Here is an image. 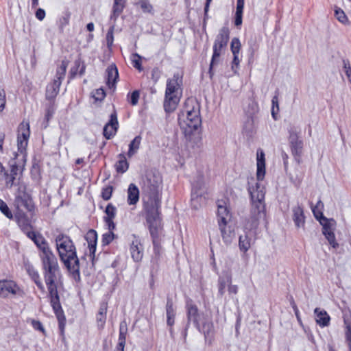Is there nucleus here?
Returning <instances> with one entry per match:
<instances>
[{"instance_id": "obj_1", "label": "nucleus", "mask_w": 351, "mask_h": 351, "mask_svg": "<svg viewBox=\"0 0 351 351\" xmlns=\"http://www.w3.org/2000/svg\"><path fill=\"white\" fill-rule=\"evenodd\" d=\"M250 193L252 202L250 217L245 225V233L240 235L239 241V249L243 252H246L250 248L251 241L255 237L256 229L266 215L263 188L256 184V189L250 190Z\"/></svg>"}, {"instance_id": "obj_2", "label": "nucleus", "mask_w": 351, "mask_h": 351, "mask_svg": "<svg viewBox=\"0 0 351 351\" xmlns=\"http://www.w3.org/2000/svg\"><path fill=\"white\" fill-rule=\"evenodd\" d=\"M162 178L156 171H148L142 180L143 210L145 217L160 216Z\"/></svg>"}, {"instance_id": "obj_3", "label": "nucleus", "mask_w": 351, "mask_h": 351, "mask_svg": "<svg viewBox=\"0 0 351 351\" xmlns=\"http://www.w3.org/2000/svg\"><path fill=\"white\" fill-rule=\"evenodd\" d=\"M56 248L61 261L76 280H80V264L75 247L69 237L59 234L56 238Z\"/></svg>"}, {"instance_id": "obj_4", "label": "nucleus", "mask_w": 351, "mask_h": 351, "mask_svg": "<svg viewBox=\"0 0 351 351\" xmlns=\"http://www.w3.org/2000/svg\"><path fill=\"white\" fill-rule=\"evenodd\" d=\"M182 76L178 73L167 79L163 104L167 113H171L176 109L182 96Z\"/></svg>"}, {"instance_id": "obj_5", "label": "nucleus", "mask_w": 351, "mask_h": 351, "mask_svg": "<svg viewBox=\"0 0 351 351\" xmlns=\"http://www.w3.org/2000/svg\"><path fill=\"white\" fill-rule=\"evenodd\" d=\"M146 222L148 225L150 234L152 238L154 245V254L152 256V263L154 265H158V262L160 258L161 252V246L158 240L160 234L162 230L161 219L160 216L154 217H145Z\"/></svg>"}, {"instance_id": "obj_6", "label": "nucleus", "mask_w": 351, "mask_h": 351, "mask_svg": "<svg viewBox=\"0 0 351 351\" xmlns=\"http://www.w3.org/2000/svg\"><path fill=\"white\" fill-rule=\"evenodd\" d=\"M230 38V30L228 27H223L219 29L213 45V53L210 64L209 73L210 77L213 75V68L219 62V58L223 51L227 47Z\"/></svg>"}, {"instance_id": "obj_7", "label": "nucleus", "mask_w": 351, "mask_h": 351, "mask_svg": "<svg viewBox=\"0 0 351 351\" xmlns=\"http://www.w3.org/2000/svg\"><path fill=\"white\" fill-rule=\"evenodd\" d=\"M201 123L200 110L193 111L186 119L181 121L180 123L181 130L188 141H191L192 136L200 127Z\"/></svg>"}, {"instance_id": "obj_8", "label": "nucleus", "mask_w": 351, "mask_h": 351, "mask_svg": "<svg viewBox=\"0 0 351 351\" xmlns=\"http://www.w3.org/2000/svg\"><path fill=\"white\" fill-rule=\"evenodd\" d=\"M67 66L68 62L62 61L60 66L57 69L56 78L52 83L47 86L46 98L47 99H54L59 93L62 80L65 77Z\"/></svg>"}, {"instance_id": "obj_9", "label": "nucleus", "mask_w": 351, "mask_h": 351, "mask_svg": "<svg viewBox=\"0 0 351 351\" xmlns=\"http://www.w3.org/2000/svg\"><path fill=\"white\" fill-rule=\"evenodd\" d=\"M206 192L204 179L202 176H199L193 183L191 192V206L194 209H198L202 204L205 203V197L204 195Z\"/></svg>"}, {"instance_id": "obj_10", "label": "nucleus", "mask_w": 351, "mask_h": 351, "mask_svg": "<svg viewBox=\"0 0 351 351\" xmlns=\"http://www.w3.org/2000/svg\"><path fill=\"white\" fill-rule=\"evenodd\" d=\"M48 291L50 296L51 306L58 320L59 328L61 333L63 334L66 323V318L60 303L57 288H51L49 289Z\"/></svg>"}, {"instance_id": "obj_11", "label": "nucleus", "mask_w": 351, "mask_h": 351, "mask_svg": "<svg viewBox=\"0 0 351 351\" xmlns=\"http://www.w3.org/2000/svg\"><path fill=\"white\" fill-rule=\"evenodd\" d=\"M24 291L16 282L10 280H0V297L7 298L12 297H22Z\"/></svg>"}, {"instance_id": "obj_12", "label": "nucleus", "mask_w": 351, "mask_h": 351, "mask_svg": "<svg viewBox=\"0 0 351 351\" xmlns=\"http://www.w3.org/2000/svg\"><path fill=\"white\" fill-rule=\"evenodd\" d=\"M320 223L323 226V234L328 240L329 244L333 247L337 248L339 244L336 241L334 230L335 229L336 221L333 219H327L322 217L320 219Z\"/></svg>"}, {"instance_id": "obj_13", "label": "nucleus", "mask_w": 351, "mask_h": 351, "mask_svg": "<svg viewBox=\"0 0 351 351\" xmlns=\"http://www.w3.org/2000/svg\"><path fill=\"white\" fill-rule=\"evenodd\" d=\"M44 279L47 289L57 288L56 281L60 276L58 265L42 267Z\"/></svg>"}, {"instance_id": "obj_14", "label": "nucleus", "mask_w": 351, "mask_h": 351, "mask_svg": "<svg viewBox=\"0 0 351 351\" xmlns=\"http://www.w3.org/2000/svg\"><path fill=\"white\" fill-rule=\"evenodd\" d=\"M14 204L19 210L25 209L27 211H32L34 206L30 195L25 191L19 190L16 195Z\"/></svg>"}, {"instance_id": "obj_15", "label": "nucleus", "mask_w": 351, "mask_h": 351, "mask_svg": "<svg viewBox=\"0 0 351 351\" xmlns=\"http://www.w3.org/2000/svg\"><path fill=\"white\" fill-rule=\"evenodd\" d=\"M29 133V124L21 123L19 128V134L17 137L18 148L19 152L21 153L25 150V148L27 145Z\"/></svg>"}, {"instance_id": "obj_16", "label": "nucleus", "mask_w": 351, "mask_h": 351, "mask_svg": "<svg viewBox=\"0 0 351 351\" xmlns=\"http://www.w3.org/2000/svg\"><path fill=\"white\" fill-rule=\"evenodd\" d=\"M118 120L116 112L110 115V119L104 128L103 134L107 139H110L116 133L118 128Z\"/></svg>"}, {"instance_id": "obj_17", "label": "nucleus", "mask_w": 351, "mask_h": 351, "mask_svg": "<svg viewBox=\"0 0 351 351\" xmlns=\"http://www.w3.org/2000/svg\"><path fill=\"white\" fill-rule=\"evenodd\" d=\"M10 173H4V178L7 187H12L14 184V181L20 171L19 167L16 165L15 160L10 161Z\"/></svg>"}, {"instance_id": "obj_18", "label": "nucleus", "mask_w": 351, "mask_h": 351, "mask_svg": "<svg viewBox=\"0 0 351 351\" xmlns=\"http://www.w3.org/2000/svg\"><path fill=\"white\" fill-rule=\"evenodd\" d=\"M186 308L188 324L193 322L195 326L200 330V324L199 323L200 315L197 306L193 304L192 302H187Z\"/></svg>"}, {"instance_id": "obj_19", "label": "nucleus", "mask_w": 351, "mask_h": 351, "mask_svg": "<svg viewBox=\"0 0 351 351\" xmlns=\"http://www.w3.org/2000/svg\"><path fill=\"white\" fill-rule=\"evenodd\" d=\"M256 176L258 180H263L265 174V153L261 149L256 152Z\"/></svg>"}, {"instance_id": "obj_20", "label": "nucleus", "mask_w": 351, "mask_h": 351, "mask_svg": "<svg viewBox=\"0 0 351 351\" xmlns=\"http://www.w3.org/2000/svg\"><path fill=\"white\" fill-rule=\"evenodd\" d=\"M27 237L34 242L37 247L39 249L40 253L51 250L48 243L41 234H37L33 231L32 232H28Z\"/></svg>"}, {"instance_id": "obj_21", "label": "nucleus", "mask_w": 351, "mask_h": 351, "mask_svg": "<svg viewBox=\"0 0 351 351\" xmlns=\"http://www.w3.org/2000/svg\"><path fill=\"white\" fill-rule=\"evenodd\" d=\"M85 239L88 243L89 248L90 256L92 258L93 262L95 258V254L96 251L97 234L95 230L90 229L85 235Z\"/></svg>"}, {"instance_id": "obj_22", "label": "nucleus", "mask_w": 351, "mask_h": 351, "mask_svg": "<svg viewBox=\"0 0 351 351\" xmlns=\"http://www.w3.org/2000/svg\"><path fill=\"white\" fill-rule=\"evenodd\" d=\"M292 219L295 226L298 228H304L305 223V217L303 208L300 206H295L292 208Z\"/></svg>"}, {"instance_id": "obj_23", "label": "nucleus", "mask_w": 351, "mask_h": 351, "mask_svg": "<svg viewBox=\"0 0 351 351\" xmlns=\"http://www.w3.org/2000/svg\"><path fill=\"white\" fill-rule=\"evenodd\" d=\"M217 217L219 226H227L231 219V215L226 206L218 204Z\"/></svg>"}, {"instance_id": "obj_24", "label": "nucleus", "mask_w": 351, "mask_h": 351, "mask_svg": "<svg viewBox=\"0 0 351 351\" xmlns=\"http://www.w3.org/2000/svg\"><path fill=\"white\" fill-rule=\"evenodd\" d=\"M42 267L58 265V259L51 249L43 253H39Z\"/></svg>"}, {"instance_id": "obj_25", "label": "nucleus", "mask_w": 351, "mask_h": 351, "mask_svg": "<svg viewBox=\"0 0 351 351\" xmlns=\"http://www.w3.org/2000/svg\"><path fill=\"white\" fill-rule=\"evenodd\" d=\"M130 253L133 260L139 262L143 256V247L138 239L132 241L130 245Z\"/></svg>"}, {"instance_id": "obj_26", "label": "nucleus", "mask_w": 351, "mask_h": 351, "mask_svg": "<svg viewBox=\"0 0 351 351\" xmlns=\"http://www.w3.org/2000/svg\"><path fill=\"white\" fill-rule=\"evenodd\" d=\"M107 85L109 88H114L115 84L119 78L118 69L115 64H112L108 66L106 69Z\"/></svg>"}, {"instance_id": "obj_27", "label": "nucleus", "mask_w": 351, "mask_h": 351, "mask_svg": "<svg viewBox=\"0 0 351 351\" xmlns=\"http://www.w3.org/2000/svg\"><path fill=\"white\" fill-rule=\"evenodd\" d=\"M25 268L30 276L32 280L35 282L39 289L42 291H45V287L43 284L42 283L40 278V275L38 272L34 269L32 265L29 263L25 264Z\"/></svg>"}, {"instance_id": "obj_28", "label": "nucleus", "mask_w": 351, "mask_h": 351, "mask_svg": "<svg viewBox=\"0 0 351 351\" xmlns=\"http://www.w3.org/2000/svg\"><path fill=\"white\" fill-rule=\"evenodd\" d=\"M139 200V189L137 186L131 183L128 189V204L136 205Z\"/></svg>"}, {"instance_id": "obj_29", "label": "nucleus", "mask_w": 351, "mask_h": 351, "mask_svg": "<svg viewBox=\"0 0 351 351\" xmlns=\"http://www.w3.org/2000/svg\"><path fill=\"white\" fill-rule=\"evenodd\" d=\"M127 332L128 324L126 321L123 320L120 323L119 325V343L117 346V350L124 351Z\"/></svg>"}, {"instance_id": "obj_30", "label": "nucleus", "mask_w": 351, "mask_h": 351, "mask_svg": "<svg viewBox=\"0 0 351 351\" xmlns=\"http://www.w3.org/2000/svg\"><path fill=\"white\" fill-rule=\"evenodd\" d=\"M316 315V322L322 327L328 326L330 323V317L324 310H320L319 308H316L314 311Z\"/></svg>"}, {"instance_id": "obj_31", "label": "nucleus", "mask_w": 351, "mask_h": 351, "mask_svg": "<svg viewBox=\"0 0 351 351\" xmlns=\"http://www.w3.org/2000/svg\"><path fill=\"white\" fill-rule=\"evenodd\" d=\"M17 223L21 229L28 236V232L31 231L32 226L29 218L24 214L19 213L16 216Z\"/></svg>"}, {"instance_id": "obj_32", "label": "nucleus", "mask_w": 351, "mask_h": 351, "mask_svg": "<svg viewBox=\"0 0 351 351\" xmlns=\"http://www.w3.org/2000/svg\"><path fill=\"white\" fill-rule=\"evenodd\" d=\"M167 323L169 326H172L175 322L176 311L173 308L171 299H167L166 304Z\"/></svg>"}, {"instance_id": "obj_33", "label": "nucleus", "mask_w": 351, "mask_h": 351, "mask_svg": "<svg viewBox=\"0 0 351 351\" xmlns=\"http://www.w3.org/2000/svg\"><path fill=\"white\" fill-rule=\"evenodd\" d=\"M303 145L304 143L302 140L298 142H295L294 143L290 145L291 154L298 163H300L301 162V157L303 152Z\"/></svg>"}, {"instance_id": "obj_34", "label": "nucleus", "mask_w": 351, "mask_h": 351, "mask_svg": "<svg viewBox=\"0 0 351 351\" xmlns=\"http://www.w3.org/2000/svg\"><path fill=\"white\" fill-rule=\"evenodd\" d=\"M182 110L192 112L200 110V104L195 98L189 97L186 99Z\"/></svg>"}, {"instance_id": "obj_35", "label": "nucleus", "mask_w": 351, "mask_h": 351, "mask_svg": "<svg viewBox=\"0 0 351 351\" xmlns=\"http://www.w3.org/2000/svg\"><path fill=\"white\" fill-rule=\"evenodd\" d=\"M219 229L221 230L223 241L227 244L230 243L234 237V232L230 229V226H219Z\"/></svg>"}, {"instance_id": "obj_36", "label": "nucleus", "mask_w": 351, "mask_h": 351, "mask_svg": "<svg viewBox=\"0 0 351 351\" xmlns=\"http://www.w3.org/2000/svg\"><path fill=\"white\" fill-rule=\"evenodd\" d=\"M125 0H114L111 19L114 18L115 20L122 13L125 6Z\"/></svg>"}, {"instance_id": "obj_37", "label": "nucleus", "mask_w": 351, "mask_h": 351, "mask_svg": "<svg viewBox=\"0 0 351 351\" xmlns=\"http://www.w3.org/2000/svg\"><path fill=\"white\" fill-rule=\"evenodd\" d=\"M141 141V137L140 136H136L130 143L129 145V150L128 152V157H132L134 155L138 149H139L140 144Z\"/></svg>"}, {"instance_id": "obj_38", "label": "nucleus", "mask_w": 351, "mask_h": 351, "mask_svg": "<svg viewBox=\"0 0 351 351\" xmlns=\"http://www.w3.org/2000/svg\"><path fill=\"white\" fill-rule=\"evenodd\" d=\"M214 326L210 320H206L203 323L202 327H200L206 339L210 337L213 335Z\"/></svg>"}, {"instance_id": "obj_39", "label": "nucleus", "mask_w": 351, "mask_h": 351, "mask_svg": "<svg viewBox=\"0 0 351 351\" xmlns=\"http://www.w3.org/2000/svg\"><path fill=\"white\" fill-rule=\"evenodd\" d=\"M119 160L116 164V170L119 173L125 172L129 167L125 156L123 154L119 155Z\"/></svg>"}, {"instance_id": "obj_40", "label": "nucleus", "mask_w": 351, "mask_h": 351, "mask_svg": "<svg viewBox=\"0 0 351 351\" xmlns=\"http://www.w3.org/2000/svg\"><path fill=\"white\" fill-rule=\"evenodd\" d=\"M335 16L339 22L343 25H347L349 23L348 18L344 11L337 6L335 7Z\"/></svg>"}, {"instance_id": "obj_41", "label": "nucleus", "mask_w": 351, "mask_h": 351, "mask_svg": "<svg viewBox=\"0 0 351 351\" xmlns=\"http://www.w3.org/2000/svg\"><path fill=\"white\" fill-rule=\"evenodd\" d=\"M218 282L219 295L222 296L225 293L226 287L232 283V278L229 276L226 278H219Z\"/></svg>"}, {"instance_id": "obj_42", "label": "nucleus", "mask_w": 351, "mask_h": 351, "mask_svg": "<svg viewBox=\"0 0 351 351\" xmlns=\"http://www.w3.org/2000/svg\"><path fill=\"white\" fill-rule=\"evenodd\" d=\"M144 13L153 14V5L151 4L149 0H138L136 3Z\"/></svg>"}, {"instance_id": "obj_43", "label": "nucleus", "mask_w": 351, "mask_h": 351, "mask_svg": "<svg viewBox=\"0 0 351 351\" xmlns=\"http://www.w3.org/2000/svg\"><path fill=\"white\" fill-rule=\"evenodd\" d=\"M71 15V12L69 10H66L63 13L62 16L60 18L58 24H59V27L61 29H63L65 26L69 25Z\"/></svg>"}, {"instance_id": "obj_44", "label": "nucleus", "mask_w": 351, "mask_h": 351, "mask_svg": "<svg viewBox=\"0 0 351 351\" xmlns=\"http://www.w3.org/2000/svg\"><path fill=\"white\" fill-rule=\"evenodd\" d=\"M105 213L106 216L104 217V220L113 219L116 215V208L112 204H108L106 208Z\"/></svg>"}, {"instance_id": "obj_45", "label": "nucleus", "mask_w": 351, "mask_h": 351, "mask_svg": "<svg viewBox=\"0 0 351 351\" xmlns=\"http://www.w3.org/2000/svg\"><path fill=\"white\" fill-rule=\"evenodd\" d=\"M324 208V204L323 202L321 201V200H319L316 205L313 207H312V211L315 215V217L318 219L319 217V215L321 216V218H322L323 216V213H322V210Z\"/></svg>"}, {"instance_id": "obj_46", "label": "nucleus", "mask_w": 351, "mask_h": 351, "mask_svg": "<svg viewBox=\"0 0 351 351\" xmlns=\"http://www.w3.org/2000/svg\"><path fill=\"white\" fill-rule=\"evenodd\" d=\"M0 210L8 219H11L13 218V215L8 208L7 204L4 202L1 199H0Z\"/></svg>"}, {"instance_id": "obj_47", "label": "nucleus", "mask_w": 351, "mask_h": 351, "mask_svg": "<svg viewBox=\"0 0 351 351\" xmlns=\"http://www.w3.org/2000/svg\"><path fill=\"white\" fill-rule=\"evenodd\" d=\"M132 65L134 68L141 71L143 70V67L141 65V56L138 53H134L132 56Z\"/></svg>"}, {"instance_id": "obj_48", "label": "nucleus", "mask_w": 351, "mask_h": 351, "mask_svg": "<svg viewBox=\"0 0 351 351\" xmlns=\"http://www.w3.org/2000/svg\"><path fill=\"white\" fill-rule=\"evenodd\" d=\"M230 49L233 54H239L241 49V43L239 38H233L231 41Z\"/></svg>"}, {"instance_id": "obj_49", "label": "nucleus", "mask_w": 351, "mask_h": 351, "mask_svg": "<svg viewBox=\"0 0 351 351\" xmlns=\"http://www.w3.org/2000/svg\"><path fill=\"white\" fill-rule=\"evenodd\" d=\"M272 103V109H271V115L273 118L276 120L277 118L276 117V114H277L279 111V104L278 101V96L275 95L271 100Z\"/></svg>"}, {"instance_id": "obj_50", "label": "nucleus", "mask_w": 351, "mask_h": 351, "mask_svg": "<svg viewBox=\"0 0 351 351\" xmlns=\"http://www.w3.org/2000/svg\"><path fill=\"white\" fill-rule=\"evenodd\" d=\"M113 188L111 186H106L102 189L101 197L104 200L110 199L112 193Z\"/></svg>"}, {"instance_id": "obj_51", "label": "nucleus", "mask_w": 351, "mask_h": 351, "mask_svg": "<svg viewBox=\"0 0 351 351\" xmlns=\"http://www.w3.org/2000/svg\"><path fill=\"white\" fill-rule=\"evenodd\" d=\"M344 72L350 83H351V66L348 60H343Z\"/></svg>"}, {"instance_id": "obj_52", "label": "nucleus", "mask_w": 351, "mask_h": 351, "mask_svg": "<svg viewBox=\"0 0 351 351\" xmlns=\"http://www.w3.org/2000/svg\"><path fill=\"white\" fill-rule=\"evenodd\" d=\"M113 32H114V26H112L110 27V29H108L107 34H106V42H107L108 47H110L113 44V40H114Z\"/></svg>"}, {"instance_id": "obj_53", "label": "nucleus", "mask_w": 351, "mask_h": 351, "mask_svg": "<svg viewBox=\"0 0 351 351\" xmlns=\"http://www.w3.org/2000/svg\"><path fill=\"white\" fill-rule=\"evenodd\" d=\"M114 237V234L112 232H108L103 234L102 243L104 245H108Z\"/></svg>"}, {"instance_id": "obj_54", "label": "nucleus", "mask_w": 351, "mask_h": 351, "mask_svg": "<svg viewBox=\"0 0 351 351\" xmlns=\"http://www.w3.org/2000/svg\"><path fill=\"white\" fill-rule=\"evenodd\" d=\"M300 141H301V140L299 139L298 133L292 129L290 130H289V145H291V144L294 143L295 142H298Z\"/></svg>"}, {"instance_id": "obj_55", "label": "nucleus", "mask_w": 351, "mask_h": 351, "mask_svg": "<svg viewBox=\"0 0 351 351\" xmlns=\"http://www.w3.org/2000/svg\"><path fill=\"white\" fill-rule=\"evenodd\" d=\"M93 97L97 101H102L106 97V93L103 88H100L95 90Z\"/></svg>"}, {"instance_id": "obj_56", "label": "nucleus", "mask_w": 351, "mask_h": 351, "mask_svg": "<svg viewBox=\"0 0 351 351\" xmlns=\"http://www.w3.org/2000/svg\"><path fill=\"white\" fill-rule=\"evenodd\" d=\"M106 315L97 313V326L99 329H101L104 328V326L106 323Z\"/></svg>"}, {"instance_id": "obj_57", "label": "nucleus", "mask_w": 351, "mask_h": 351, "mask_svg": "<svg viewBox=\"0 0 351 351\" xmlns=\"http://www.w3.org/2000/svg\"><path fill=\"white\" fill-rule=\"evenodd\" d=\"M139 96L140 94L138 90H134L130 96V104L132 106H135L138 104Z\"/></svg>"}, {"instance_id": "obj_58", "label": "nucleus", "mask_w": 351, "mask_h": 351, "mask_svg": "<svg viewBox=\"0 0 351 351\" xmlns=\"http://www.w3.org/2000/svg\"><path fill=\"white\" fill-rule=\"evenodd\" d=\"M5 104V92L0 88V112L3 111Z\"/></svg>"}, {"instance_id": "obj_59", "label": "nucleus", "mask_w": 351, "mask_h": 351, "mask_svg": "<svg viewBox=\"0 0 351 351\" xmlns=\"http://www.w3.org/2000/svg\"><path fill=\"white\" fill-rule=\"evenodd\" d=\"M346 341L348 342V346L350 348V351H351V325L350 324H348L346 326Z\"/></svg>"}, {"instance_id": "obj_60", "label": "nucleus", "mask_w": 351, "mask_h": 351, "mask_svg": "<svg viewBox=\"0 0 351 351\" xmlns=\"http://www.w3.org/2000/svg\"><path fill=\"white\" fill-rule=\"evenodd\" d=\"M291 306L294 311V313H295V315L296 316V318H297V320L298 322H299V324L300 325L302 324V319H301V317L300 316V313H299V310L297 307V305L295 304V302L293 300H292V301L291 302Z\"/></svg>"}, {"instance_id": "obj_61", "label": "nucleus", "mask_w": 351, "mask_h": 351, "mask_svg": "<svg viewBox=\"0 0 351 351\" xmlns=\"http://www.w3.org/2000/svg\"><path fill=\"white\" fill-rule=\"evenodd\" d=\"M243 12H236L234 16V25L237 27L241 25L243 22Z\"/></svg>"}, {"instance_id": "obj_62", "label": "nucleus", "mask_w": 351, "mask_h": 351, "mask_svg": "<svg viewBox=\"0 0 351 351\" xmlns=\"http://www.w3.org/2000/svg\"><path fill=\"white\" fill-rule=\"evenodd\" d=\"M81 66V60H77L75 61V66L72 68L70 71V74L71 75V77H74L76 75L78 68Z\"/></svg>"}, {"instance_id": "obj_63", "label": "nucleus", "mask_w": 351, "mask_h": 351, "mask_svg": "<svg viewBox=\"0 0 351 351\" xmlns=\"http://www.w3.org/2000/svg\"><path fill=\"white\" fill-rule=\"evenodd\" d=\"M190 114H192V112H184V110H181V112L178 114V122L179 124L183 120L186 119Z\"/></svg>"}, {"instance_id": "obj_64", "label": "nucleus", "mask_w": 351, "mask_h": 351, "mask_svg": "<svg viewBox=\"0 0 351 351\" xmlns=\"http://www.w3.org/2000/svg\"><path fill=\"white\" fill-rule=\"evenodd\" d=\"M35 16L39 21H43L45 17V11L42 8H38L36 11Z\"/></svg>"}]
</instances>
